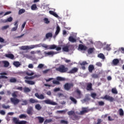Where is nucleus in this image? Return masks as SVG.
<instances>
[{
	"label": "nucleus",
	"mask_w": 124,
	"mask_h": 124,
	"mask_svg": "<svg viewBox=\"0 0 124 124\" xmlns=\"http://www.w3.org/2000/svg\"><path fill=\"white\" fill-rule=\"evenodd\" d=\"M44 53L46 57H47V56H53V55L57 54V53L54 51H49L48 52L45 51Z\"/></svg>",
	"instance_id": "nucleus-11"
},
{
	"label": "nucleus",
	"mask_w": 124,
	"mask_h": 124,
	"mask_svg": "<svg viewBox=\"0 0 124 124\" xmlns=\"http://www.w3.org/2000/svg\"><path fill=\"white\" fill-rule=\"evenodd\" d=\"M0 114H1V115H2L3 116H4V115H5V111L1 110L0 111Z\"/></svg>",
	"instance_id": "nucleus-63"
},
{
	"label": "nucleus",
	"mask_w": 124,
	"mask_h": 124,
	"mask_svg": "<svg viewBox=\"0 0 124 124\" xmlns=\"http://www.w3.org/2000/svg\"><path fill=\"white\" fill-rule=\"evenodd\" d=\"M43 102L46 103V104H48L49 105H57L58 104L57 103L50 100V99H47L44 100Z\"/></svg>",
	"instance_id": "nucleus-7"
},
{
	"label": "nucleus",
	"mask_w": 124,
	"mask_h": 124,
	"mask_svg": "<svg viewBox=\"0 0 124 124\" xmlns=\"http://www.w3.org/2000/svg\"><path fill=\"white\" fill-rule=\"evenodd\" d=\"M37 119L38 120L39 124H43V122H44V118L38 116L37 117Z\"/></svg>",
	"instance_id": "nucleus-25"
},
{
	"label": "nucleus",
	"mask_w": 124,
	"mask_h": 124,
	"mask_svg": "<svg viewBox=\"0 0 124 124\" xmlns=\"http://www.w3.org/2000/svg\"><path fill=\"white\" fill-rule=\"evenodd\" d=\"M68 40L70 41V42H72V43H74L77 41V40H76V39L74 38L72 36L69 37Z\"/></svg>",
	"instance_id": "nucleus-22"
},
{
	"label": "nucleus",
	"mask_w": 124,
	"mask_h": 124,
	"mask_svg": "<svg viewBox=\"0 0 124 124\" xmlns=\"http://www.w3.org/2000/svg\"><path fill=\"white\" fill-rule=\"evenodd\" d=\"M18 94L17 91H15L14 93L12 94V95L14 98H16L17 97V94Z\"/></svg>",
	"instance_id": "nucleus-34"
},
{
	"label": "nucleus",
	"mask_w": 124,
	"mask_h": 124,
	"mask_svg": "<svg viewBox=\"0 0 124 124\" xmlns=\"http://www.w3.org/2000/svg\"><path fill=\"white\" fill-rule=\"evenodd\" d=\"M106 50H108V51H110V50H111V48L110 47V45H107L106 46Z\"/></svg>",
	"instance_id": "nucleus-58"
},
{
	"label": "nucleus",
	"mask_w": 124,
	"mask_h": 124,
	"mask_svg": "<svg viewBox=\"0 0 124 124\" xmlns=\"http://www.w3.org/2000/svg\"><path fill=\"white\" fill-rule=\"evenodd\" d=\"M13 64L16 66V67H19V66L21 65L20 62L17 61L14 62Z\"/></svg>",
	"instance_id": "nucleus-30"
},
{
	"label": "nucleus",
	"mask_w": 124,
	"mask_h": 124,
	"mask_svg": "<svg viewBox=\"0 0 124 124\" xmlns=\"http://www.w3.org/2000/svg\"><path fill=\"white\" fill-rule=\"evenodd\" d=\"M63 52H69V46H64L62 47Z\"/></svg>",
	"instance_id": "nucleus-26"
},
{
	"label": "nucleus",
	"mask_w": 124,
	"mask_h": 124,
	"mask_svg": "<svg viewBox=\"0 0 124 124\" xmlns=\"http://www.w3.org/2000/svg\"><path fill=\"white\" fill-rule=\"evenodd\" d=\"M23 103L21 104V105H28V101L27 100H25L22 101Z\"/></svg>",
	"instance_id": "nucleus-57"
},
{
	"label": "nucleus",
	"mask_w": 124,
	"mask_h": 124,
	"mask_svg": "<svg viewBox=\"0 0 124 124\" xmlns=\"http://www.w3.org/2000/svg\"><path fill=\"white\" fill-rule=\"evenodd\" d=\"M10 83H16L17 79L15 78H12L10 79Z\"/></svg>",
	"instance_id": "nucleus-35"
},
{
	"label": "nucleus",
	"mask_w": 124,
	"mask_h": 124,
	"mask_svg": "<svg viewBox=\"0 0 124 124\" xmlns=\"http://www.w3.org/2000/svg\"><path fill=\"white\" fill-rule=\"evenodd\" d=\"M87 91H93V84L92 83H88L86 87Z\"/></svg>",
	"instance_id": "nucleus-17"
},
{
	"label": "nucleus",
	"mask_w": 124,
	"mask_h": 124,
	"mask_svg": "<svg viewBox=\"0 0 124 124\" xmlns=\"http://www.w3.org/2000/svg\"><path fill=\"white\" fill-rule=\"evenodd\" d=\"M111 93L114 94H118V91H117V89L116 88H112L111 89Z\"/></svg>",
	"instance_id": "nucleus-36"
},
{
	"label": "nucleus",
	"mask_w": 124,
	"mask_h": 124,
	"mask_svg": "<svg viewBox=\"0 0 124 124\" xmlns=\"http://www.w3.org/2000/svg\"><path fill=\"white\" fill-rule=\"evenodd\" d=\"M67 114L69 116L70 119L73 121H78V120H80V116L76 115L75 114V111L74 110L68 111Z\"/></svg>",
	"instance_id": "nucleus-1"
},
{
	"label": "nucleus",
	"mask_w": 124,
	"mask_h": 124,
	"mask_svg": "<svg viewBox=\"0 0 124 124\" xmlns=\"http://www.w3.org/2000/svg\"><path fill=\"white\" fill-rule=\"evenodd\" d=\"M98 105L99 106H103L104 105V104H105V103H104V102L101 101H99L98 102Z\"/></svg>",
	"instance_id": "nucleus-49"
},
{
	"label": "nucleus",
	"mask_w": 124,
	"mask_h": 124,
	"mask_svg": "<svg viewBox=\"0 0 124 124\" xmlns=\"http://www.w3.org/2000/svg\"><path fill=\"white\" fill-rule=\"evenodd\" d=\"M119 113L120 116H124V110H123V109L122 108L119 109Z\"/></svg>",
	"instance_id": "nucleus-42"
},
{
	"label": "nucleus",
	"mask_w": 124,
	"mask_h": 124,
	"mask_svg": "<svg viewBox=\"0 0 124 124\" xmlns=\"http://www.w3.org/2000/svg\"><path fill=\"white\" fill-rule=\"evenodd\" d=\"M26 74L27 75H28V76H32V75H33L34 73H33V72H31V73L27 72Z\"/></svg>",
	"instance_id": "nucleus-60"
},
{
	"label": "nucleus",
	"mask_w": 124,
	"mask_h": 124,
	"mask_svg": "<svg viewBox=\"0 0 124 124\" xmlns=\"http://www.w3.org/2000/svg\"><path fill=\"white\" fill-rule=\"evenodd\" d=\"M93 52V48H90L88 50V54H92Z\"/></svg>",
	"instance_id": "nucleus-45"
},
{
	"label": "nucleus",
	"mask_w": 124,
	"mask_h": 124,
	"mask_svg": "<svg viewBox=\"0 0 124 124\" xmlns=\"http://www.w3.org/2000/svg\"><path fill=\"white\" fill-rule=\"evenodd\" d=\"M52 36H53V34L51 32H48L46 35V38H49V37H52Z\"/></svg>",
	"instance_id": "nucleus-37"
},
{
	"label": "nucleus",
	"mask_w": 124,
	"mask_h": 124,
	"mask_svg": "<svg viewBox=\"0 0 124 124\" xmlns=\"http://www.w3.org/2000/svg\"><path fill=\"white\" fill-rule=\"evenodd\" d=\"M38 68H40V69H42V68H43V67H44V64H39L38 65Z\"/></svg>",
	"instance_id": "nucleus-55"
},
{
	"label": "nucleus",
	"mask_w": 124,
	"mask_h": 124,
	"mask_svg": "<svg viewBox=\"0 0 124 124\" xmlns=\"http://www.w3.org/2000/svg\"><path fill=\"white\" fill-rule=\"evenodd\" d=\"M93 69H94V66H93V65L91 64L89 66L88 70H89V72L92 73V72H93Z\"/></svg>",
	"instance_id": "nucleus-23"
},
{
	"label": "nucleus",
	"mask_w": 124,
	"mask_h": 124,
	"mask_svg": "<svg viewBox=\"0 0 124 124\" xmlns=\"http://www.w3.org/2000/svg\"><path fill=\"white\" fill-rule=\"evenodd\" d=\"M10 100L14 105H17L20 102V100L17 98H11Z\"/></svg>",
	"instance_id": "nucleus-8"
},
{
	"label": "nucleus",
	"mask_w": 124,
	"mask_h": 124,
	"mask_svg": "<svg viewBox=\"0 0 124 124\" xmlns=\"http://www.w3.org/2000/svg\"><path fill=\"white\" fill-rule=\"evenodd\" d=\"M36 8H37V7L36 6V4H35L32 5V6H31V9L32 10H35Z\"/></svg>",
	"instance_id": "nucleus-46"
},
{
	"label": "nucleus",
	"mask_w": 124,
	"mask_h": 124,
	"mask_svg": "<svg viewBox=\"0 0 124 124\" xmlns=\"http://www.w3.org/2000/svg\"><path fill=\"white\" fill-rule=\"evenodd\" d=\"M96 65L97 66H99V67H101L102 66V63L100 62H97L96 63Z\"/></svg>",
	"instance_id": "nucleus-56"
},
{
	"label": "nucleus",
	"mask_w": 124,
	"mask_h": 124,
	"mask_svg": "<svg viewBox=\"0 0 124 124\" xmlns=\"http://www.w3.org/2000/svg\"><path fill=\"white\" fill-rule=\"evenodd\" d=\"M34 46H37L36 48H38V47H43L44 48H46V49H47V48H48V45H46V44H40L38 45H34Z\"/></svg>",
	"instance_id": "nucleus-21"
},
{
	"label": "nucleus",
	"mask_w": 124,
	"mask_h": 124,
	"mask_svg": "<svg viewBox=\"0 0 124 124\" xmlns=\"http://www.w3.org/2000/svg\"><path fill=\"white\" fill-rule=\"evenodd\" d=\"M98 58L101 59L102 60H105V56L103 53H100L98 55Z\"/></svg>",
	"instance_id": "nucleus-29"
},
{
	"label": "nucleus",
	"mask_w": 124,
	"mask_h": 124,
	"mask_svg": "<svg viewBox=\"0 0 124 124\" xmlns=\"http://www.w3.org/2000/svg\"><path fill=\"white\" fill-rule=\"evenodd\" d=\"M32 111H33V108L32 107H29L27 110V113L28 115H32Z\"/></svg>",
	"instance_id": "nucleus-16"
},
{
	"label": "nucleus",
	"mask_w": 124,
	"mask_h": 124,
	"mask_svg": "<svg viewBox=\"0 0 124 124\" xmlns=\"http://www.w3.org/2000/svg\"><path fill=\"white\" fill-rule=\"evenodd\" d=\"M29 102L30 103L34 104V103H38L39 101H38L37 99H35L32 98H31L29 99Z\"/></svg>",
	"instance_id": "nucleus-19"
},
{
	"label": "nucleus",
	"mask_w": 124,
	"mask_h": 124,
	"mask_svg": "<svg viewBox=\"0 0 124 124\" xmlns=\"http://www.w3.org/2000/svg\"><path fill=\"white\" fill-rule=\"evenodd\" d=\"M52 83L54 85H60V84L59 81H57V80H53Z\"/></svg>",
	"instance_id": "nucleus-50"
},
{
	"label": "nucleus",
	"mask_w": 124,
	"mask_h": 124,
	"mask_svg": "<svg viewBox=\"0 0 124 124\" xmlns=\"http://www.w3.org/2000/svg\"><path fill=\"white\" fill-rule=\"evenodd\" d=\"M25 82L29 84V85H34V84H35L34 81L31 80H25Z\"/></svg>",
	"instance_id": "nucleus-33"
},
{
	"label": "nucleus",
	"mask_w": 124,
	"mask_h": 124,
	"mask_svg": "<svg viewBox=\"0 0 124 124\" xmlns=\"http://www.w3.org/2000/svg\"><path fill=\"white\" fill-rule=\"evenodd\" d=\"M91 96L93 97V98H95V97L96 96V93H91Z\"/></svg>",
	"instance_id": "nucleus-61"
},
{
	"label": "nucleus",
	"mask_w": 124,
	"mask_h": 124,
	"mask_svg": "<svg viewBox=\"0 0 124 124\" xmlns=\"http://www.w3.org/2000/svg\"><path fill=\"white\" fill-rule=\"evenodd\" d=\"M56 79L57 81H64V78L60 77H58Z\"/></svg>",
	"instance_id": "nucleus-48"
},
{
	"label": "nucleus",
	"mask_w": 124,
	"mask_h": 124,
	"mask_svg": "<svg viewBox=\"0 0 124 124\" xmlns=\"http://www.w3.org/2000/svg\"><path fill=\"white\" fill-rule=\"evenodd\" d=\"M78 48L80 49L81 51H86L88 47L86 46H84L82 44H80L78 46Z\"/></svg>",
	"instance_id": "nucleus-15"
},
{
	"label": "nucleus",
	"mask_w": 124,
	"mask_h": 124,
	"mask_svg": "<svg viewBox=\"0 0 124 124\" xmlns=\"http://www.w3.org/2000/svg\"><path fill=\"white\" fill-rule=\"evenodd\" d=\"M76 93H77L78 95L77 98L79 99L82 97V93H81V91L78 89L76 90Z\"/></svg>",
	"instance_id": "nucleus-14"
},
{
	"label": "nucleus",
	"mask_w": 124,
	"mask_h": 124,
	"mask_svg": "<svg viewBox=\"0 0 124 124\" xmlns=\"http://www.w3.org/2000/svg\"><path fill=\"white\" fill-rule=\"evenodd\" d=\"M73 83H66L63 85V87L65 91H69L71 88H73Z\"/></svg>",
	"instance_id": "nucleus-5"
},
{
	"label": "nucleus",
	"mask_w": 124,
	"mask_h": 124,
	"mask_svg": "<svg viewBox=\"0 0 124 124\" xmlns=\"http://www.w3.org/2000/svg\"><path fill=\"white\" fill-rule=\"evenodd\" d=\"M88 64V62H87L86 61H83L81 63H80V65H81V68L83 70H86V67H85V65Z\"/></svg>",
	"instance_id": "nucleus-13"
},
{
	"label": "nucleus",
	"mask_w": 124,
	"mask_h": 124,
	"mask_svg": "<svg viewBox=\"0 0 124 124\" xmlns=\"http://www.w3.org/2000/svg\"><path fill=\"white\" fill-rule=\"evenodd\" d=\"M44 21L46 24H49L50 23L49 19H48L47 18H45Z\"/></svg>",
	"instance_id": "nucleus-54"
},
{
	"label": "nucleus",
	"mask_w": 124,
	"mask_h": 124,
	"mask_svg": "<svg viewBox=\"0 0 124 124\" xmlns=\"http://www.w3.org/2000/svg\"><path fill=\"white\" fill-rule=\"evenodd\" d=\"M56 48H57V46H56V45H52L49 46L48 49L52 50V49H56Z\"/></svg>",
	"instance_id": "nucleus-38"
},
{
	"label": "nucleus",
	"mask_w": 124,
	"mask_h": 124,
	"mask_svg": "<svg viewBox=\"0 0 124 124\" xmlns=\"http://www.w3.org/2000/svg\"><path fill=\"white\" fill-rule=\"evenodd\" d=\"M37 47H38V46H34V45H31L30 46H23L20 47V49L23 50H30V49H34V48H36Z\"/></svg>",
	"instance_id": "nucleus-3"
},
{
	"label": "nucleus",
	"mask_w": 124,
	"mask_h": 124,
	"mask_svg": "<svg viewBox=\"0 0 124 124\" xmlns=\"http://www.w3.org/2000/svg\"><path fill=\"white\" fill-rule=\"evenodd\" d=\"M5 57L6 58H8V59H10L11 60H14V55H13L12 53L10 54H5Z\"/></svg>",
	"instance_id": "nucleus-18"
},
{
	"label": "nucleus",
	"mask_w": 124,
	"mask_h": 124,
	"mask_svg": "<svg viewBox=\"0 0 124 124\" xmlns=\"http://www.w3.org/2000/svg\"><path fill=\"white\" fill-rule=\"evenodd\" d=\"M120 62V60L118 59H115L112 61V64L113 65H118V64H119Z\"/></svg>",
	"instance_id": "nucleus-20"
},
{
	"label": "nucleus",
	"mask_w": 124,
	"mask_h": 124,
	"mask_svg": "<svg viewBox=\"0 0 124 124\" xmlns=\"http://www.w3.org/2000/svg\"><path fill=\"white\" fill-rule=\"evenodd\" d=\"M35 109H36V110H41V109L42 108V107H41V106H40V104H38L35 106Z\"/></svg>",
	"instance_id": "nucleus-32"
},
{
	"label": "nucleus",
	"mask_w": 124,
	"mask_h": 124,
	"mask_svg": "<svg viewBox=\"0 0 124 124\" xmlns=\"http://www.w3.org/2000/svg\"><path fill=\"white\" fill-rule=\"evenodd\" d=\"M24 93H30L31 92V89L28 87H25L24 89Z\"/></svg>",
	"instance_id": "nucleus-39"
},
{
	"label": "nucleus",
	"mask_w": 124,
	"mask_h": 124,
	"mask_svg": "<svg viewBox=\"0 0 124 124\" xmlns=\"http://www.w3.org/2000/svg\"><path fill=\"white\" fill-rule=\"evenodd\" d=\"M92 78H94L96 79V78H98V75L96 74H93L91 75Z\"/></svg>",
	"instance_id": "nucleus-47"
},
{
	"label": "nucleus",
	"mask_w": 124,
	"mask_h": 124,
	"mask_svg": "<svg viewBox=\"0 0 124 124\" xmlns=\"http://www.w3.org/2000/svg\"><path fill=\"white\" fill-rule=\"evenodd\" d=\"M2 108H4V109H8L10 108V106H5V105L3 104L2 105Z\"/></svg>",
	"instance_id": "nucleus-53"
},
{
	"label": "nucleus",
	"mask_w": 124,
	"mask_h": 124,
	"mask_svg": "<svg viewBox=\"0 0 124 124\" xmlns=\"http://www.w3.org/2000/svg\"><path fill=\"white\" fill-rule=\"evenodd\" d=\"M26 12V10L24 9H21L19 10L18 14H23V13H25Z\"/></svg>",
	"instance_id": "nucleus-44"
},
{
	"label": "nucleus",
	"mask_w": 124,
	"mask_h": 124,
	"mask_svg": "<svg viewBox=\"0 0 124 124\" xmlns=\"http://www.w3.org/2000/svg\"><path fill=\"white\" fill-rule=\"evenodd\" d=\"M52 122V119H46L45 121H44V124H49V123H51Z\"/></svg>",
	"instance_id": "nucleus-40"
},
{
	"label": "nucleus",
	"mask_w": 124,
	"mask_h": 124,
	"mask_svg": "<svg viewBox=\"0 0 124 124\" xmlns=\"http://www.w3.org/2000/svg\"><path fill=\"white\" fill-rule=\"evenodd\" d=\"M70 99L71 100V102L74 103V104H77V100L75 99L73 97L70 96Z\"/></svg>",
	"instance_id": "nucleus-31"
},
{
	"label": "nucleus",
	"mask_w": 124,
	"mask_h": 124,
	"mask_svg": "<svg viewBox=\"0 0 124 124\" xmlns=\"http://www.w3.org/2000/svg\"><path fill=\"white\" fill-rule=\"evenodd\" d=\"M8 28H9V25H6V26H3L1 28V30L3 31L4 30H6L7 29H8Z\"/></svg>",
	"instance_id": "nucleus-51"
},
{
	"label": "nucleus",
	"mask_w": 124,
	"mask_h": 124,
	"mask_svg": "<svg viewBox=\"0 0 124 124\" xmlns=\"http://www.w3.org/2000/svg\"><path fill=\"white\" fill-rule=\"evenodd\" d=\"M119 51L121 52V53H124V47H121L119 48Z\"/></svg>",
	"instance_id": "nucleus-64"
},
{
	"label": "nucleus",
	"mask_w": 124,
	"mask_h": 124,
	"mask_svg": "<svg viewBox=\"0 0 124 124\" xmlns=\"http://www.w3.org/2000/svg\"><path fill=\"white\" fill-rule=\"evenodd\" d=\"M6 20H7V22H12V21H13V18L11 17H8Z\"/></svg>",
	"instance_id": "nucleus-59"
},
{
	"label": "nucleus",
	"mask_w": 124,
	"mask_h": 124,
	"mask_svg": "<svg viewBox=\"0 0 124 124\" xmlns=\"http://www.w3.org/2000/svg\"><path fill=\"white\" fill-rule=\"evenodd\" d=\"M2 62L4 64V67H8L9 66V62L8 61H2Z\"/></svg>",
	"instance_id": "nucleus-28"
},
{
	"label": "nucleus",
	"mask_w": 124,
	"mask_h": 124,
	"mask_svg": "<svg viewBox=\"0 0 124 124\" xmlns=\"http://www.w3.org/2000/svg\"><path fill=\"white\" fill-rule=\"evenodd\" d=\"M19 119H26L27 115L26 114H21L19 116Z\"/></svg>",
	"instance_id": "nucleus-43"
},
{
	"label": "nucleus",
	"mask_w": 124,
	"mask_h": 124,
	"mask_svg": "<svg viewBox=\"0 0 124 124\" xmlns=\"http://www.w3.org/2000/svg\"><path fill=\"white\" fill-rule=\"evenodd\" d=\"M56 70L61 72V73H65V72L68 71V68L65 67L63 65H61L56 68Z\"/></svg>",
	"instance_id": "nucleus-2"
},
{
	"label": "nucleus",
	"mask_w": 124,
	"mask_h": 124,
	"mask_svg": "<svg viewBox=\"0 0 124 124\" xmlns=\"http://www.w3.org/2000/svg\"><path fill=\"white\" fill-rule=\"evenodd\" d=\"M60 124H68V121L62 120L60 121Z\"/></svg>",
	"instance_id": "nucleus-41"
},
{
	"label": "nucleus",
	"mask_w": 124,
	"mask_h": 124,
	"mask_svg": "<svg viewBox=\"0 0 124 124\" xmlns=\"http://www.w3.org/2000/svg\"><path fill=\"white\" fill-rule=\"evenodd\" d=\"M101 98L102 99H105L106 100H108V101H109L110 102H113V101L115 100L114 97L108 95H106L105 96L102 97Z\"/></svg>",
	"instance_id": "nucleus-4"
},
{
	"label": "nucleus",
	"mask_w": 124,
	"mask_h": 124,
	"mask_svg": "<svg viewBox=\"0 0 124 124\" xmlns=\"http://www.w3.org/2000/svg\"><path fill=\"white\" fill-rule=\"evenodd\" d=\"M81 109L82 110L80 111V115H84V114L89 113L91 111L89 108L82 107Z\"/></svg>",
	"instance_id": "nucleus-6"
},
{
	"label": "nucleus",
	"mask_w": 124,
	"mask_h": 124,
	"mask_svg": "<svg viewBox=\"0 0 124 124\" xmlns=\"http://www.w3.org/2000/svg\"><path fill=\"white\" fill-rule=\"evenodd\" d=\"M35 96L37 97V98H38V99H44L45 98V96L43 94H41L39 95L38 93H36L34 94Z\"/></svg>",
	"instance_id": "nucleus-10"
},
{
	"label": "nucleus",
	"mask_w": 124,
	"mask_h": 124,
	"mask_svg": "<svg viewBox=\"0 0 124 124\" xmlns=\"http://www.w3.org/2000/svg\"><path fill=\"white\" fill-rule=\"evenodd\" d=\"M65 112H66V110H58L57 111V113H59V114H62V113H63V114H65Z\"/></svg>",
	"instance_id": "nucleus-52"
},
{
	"label": "nucleus",
	"mask_w": 124,
	"mask_h": 124,
	"mask_svg": "<svg viewBox=\"0 0 124 124\" xmlns=\"http://www.w3.org/2000/svg\"><path fill=\"white\" fill-rule=\"evenodd\" d=\"M13 121L15 124H27V121H21L19 122V120L16 118H13Z\"/></svg>",
	"instance_id": "nucleus-9"
},
{
	"label": "nucleus",
	"mask_w": 124,
	"mask_h": 124,
	"mask_svg": "<svg viewBox=\"0 0 124 124\" xmlns=\"http://www.w3.org/2000/svg\"><path fill=\"white\" fill-rule=\"evenodd\" d=\"M18 29L17 27H13L12 30H11V31H17V29Z\"/></svg>",
	"instance_id": "nucleus-62"
},
{
	"label": "nucleus",
	"mask_w": 124,
	"mask_h": 124,
	"mask_svg": "<svg viewBox=\"0 0 124 124\" xmlns=\"http://www.w3.org/2000/svg\"><path fill=\"white\" fill-rule=\"evenodd\" d=\"M49 13L51 15H53V16H54V17H56V18L59 17V16L58 15V14H57V13H55V12L53 11H49Z\"/></svg>",
	"instance_id": "nucleus-24"
},
{
	"label": "nucleus",
	"mask_w": 124,
	"mask_h": 124,
	"mask_svg": "<svg viewBox=\"0 0 124 124\" xmlns=\"http://www.w3.org/2000/svg\"><path fill=\"white\" fill-rule=\"evenodd\" d=\"M78 72V68L77 67H74L72 69L70 70L67 73H69L70 74H73L74 73H76V72Z\"/></svg>",
	"instance_id": "nucleus-12"
},
{
	"label": "nucleus",
	"mask_w": 124,
	"mask_h": 124,
	"mask_svg": "<svg viewBox=\"0 0 124 124\" xmlns=\"http://www.w3.org/2000/svg\"><path fill=\"white\" fill-rule=\"evenodd\" d=\"M60 31H61V28H60V26L59 25H57V27H56L55 35H58V34H59V33H60Z\"/></svg>",
	"instance_id": "nucleus-27"
}]
</instances>
